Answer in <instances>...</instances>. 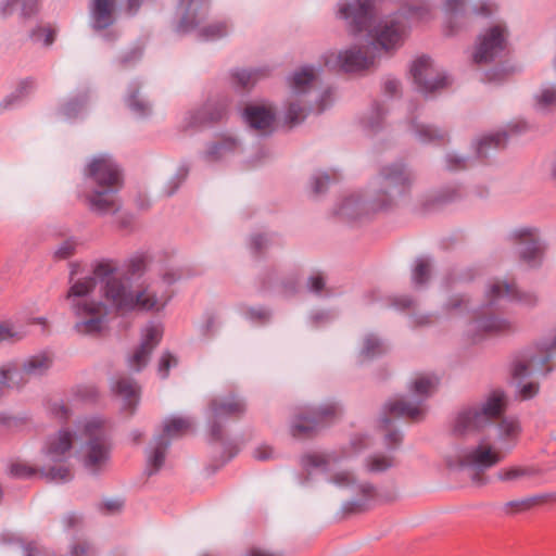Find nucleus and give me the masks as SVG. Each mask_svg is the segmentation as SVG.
<instances>
[{"mask_svg": "<svg viewBox=\"0 0 556 556\" xmlns=\"http://www.w3.org/2000/svg\"><path fill=\"white\" fill-rule=\"evenodd\" d=\"M11 473L15 477H29L34 470L25 465L15 464L11 467Z\"/></svg>", "mask_w": 556, "mask_h": 556, "instance_id": "nucleus-64", "label": "nucleus"}, {"mask_svg": "<svg viewBox=\"0 0 556 556\" xmlns=\"http://www.w3.org/2000/svg\"><path fill=\"white\" fill-rule=\"evenodd\" d=\"M96 551L88 542H79L72 546L70 556H94Z\"/></svg>", "mask_w": 556, "mask_h": 556, "instance_id": "nucleus-51", "label": "nucleus"}, {"mask_svg": "<svg viewBox=\"0 0 556 556\" xmlns=\"http://www.w3.org/2000/svg\"><path fill=\"white\" fill-rule=\"evenodd\" d=\"M307 286L312 292L319 293L325 287V280L321 275L316 274L308 278Z\"/></svg>", "mask_w": 556, "mask_h": 556, "instance_id": "nucleus-59", "label": "nucleus"}, {"mask_svg": "<svg viewBox=\"0 0 556 556\" xmlns=\"http://www.w3.org/2000/svg\"><path fill=\"white\" fill-rule=\"evenodd\" d=\"M507 140L506 132H496L483 136L477 142V154L479 157H486L491 150L504 148Z\"/></svg>", "mask_w": 556, "mask_h": 556, "instance_id": "nucleus-32", "label": "nucleus"}, {"mask_svg": "<svg viewBox=\"0 0 556 556\" xmlns=\"http://www.w3.org/2000/svg\"><path fill=\"white\" fill-rule=\"evenodd\" d=\"M386 352L383 343L375 336H368L365 338L364 346L361 355L364 358H372Z\"/></svg>", "mask_w": 556, "mask_h": 556, "instance_id": "nucleus-43", "label": "nucleus"}, {"mask_svg": "<svg viewBox=\"0 0 556 556\" xmlns=\"http://www.w3.org/2000/svg\"><path fill=\"white\" fill-rule=\"evenodd\" d=\"M89 191L85 199L91 212L100 215L115 214L121 210L117 193L123 187V175L111 156L93 157L86 168Z\"/></svg>", "mask_w": 556, "mask_h": 556, "instance_id": "nucleus-4", "label": "nucleus"}, {"mask_svg": "<svg viewBox=\"0 0 556 556\" xmlns=\"http://www.w3.org/2000/svg\"><path fill=\"white\" fill-rule=\"evenodd\" d=\"M468 301L460 295L454 296L450 299V301L444 305V309L446 312H456L462 309L463 306H466Z\"/></svg>", "mask_w": 556, "mask_h": 556, "instance_id": "nucleus-57", "label": "nucleus"}, {"mask_svg": "<svg viewBox=\"0 0 556 556\" xmlns=\"http://www.w3.org/2000/svg\"><path fill=\"white\" fill-rule=\"evenodd\" d=\"M228 26L225 22H216L200 29L199 36L205 40H215L226 36Z\"/></svg>", "mask_w": 556, "mask_h": 556, "instance_id": "nucleus-42", "label": "nucleus"}, {"mask_svg": "<svg viewBox=\"0 0 556 556\" xmlns=\"http://www.w3.org/2000/svg\"><path fill=\"white\" fill-rule=\"evenodd\" d=\"M475 328L483 333H496L507 330L509 324L505 319L489 317L477 319L475 321Z\"/></svg>", "mask_w": 556, "mask_h": 556, "instance_id": "nucleus-38", "label": "nucleus"}, {"mask_svg": "<svg viewBox=\"0 0 556 556\" xmlns=\"http://www.w3.org/2000/svg\"><path fill=\"white\" fill-rule=\"evenodd\" d=\"M226 115L225 105L207 104L201 112L193 117L192 125H205L215 123L224 118Z\"/></svg>", "mask_w": 556, "mask_h": 556, "instance_id": "nucleus-36", "label": "nucleus"}, {"mask_svg": "<svg viewBox=\"0 0 556 556\" xmlns=\"http://www.w3.org/2000/svg\"><path fill=\"white\" fill-rule=\"evenodd\" d=\"M504 410V393L493 391L483 403L459 409L452 422V431L456 435L479 431L500 417Z\"/></svg>", "mask_w": 556, "mask_h": 556, "instance_id": "nucleus-6", "label": "nucleus"}, {"mask_svg": "<svg viewBox=\"0 0 556 556\" xmlns=\"http://www.w3.org/2000/svg\"><path fill=\"white\" fill-rule=\"evenodd\" d=\"M72 444V434L68 431L61 430L48 439L45 446L46 456L52 462L62 460L65 454L71 451Z\"/></svg>", "mask_w": 556, "mask_h": 556, "instance_id": "nucleus-22", "label": "nucleus"}, {"mask_svg": "<svg viewBox=\"0 0 556 556\" xmlns=\"http://www.w3.org/2000/svg\"><path fill=\"white\" fill-rule=\"evenodd\" d=\"M23 556H54L49 555L46 551H43L33 542L23 545Z\"/></svg>", "mask_w": 556, "mask_h": 556, "instance_id": "nucleus-56", "label": "nucleus"}, {"mask_svg": "<svg viewBox=\"0 0 556 556\" xmlns=\"http://www.w3.org/2000/svg\"><path fill=\"white\" fill-rule=\"evenodd\" d=\"M273 454V448L268 445H261L254 450V457L258 460L269 459Z\"/></svg>", "mask_w": 556, "mask_h": 556, "instance_id": "nucleus-63", "label": "nucleus"}, {"mask_svg": "<svg viewBox=\"0 0 556 556\" xmlns=\"http://www.w3.org/2000/svg\"><path fill=\"white\" fill-rule=\"evenodd\" d=\"M539 354L527 353L522 359L516 361L511 374L516 379H523L541 372L545 364L549 362L553 352L556 351V337L549 343L542 342L538 345Z\"/></svg>", "mask_w": 556, "mask_h": 556, "instance_id": "nucleus-13", "label": "nucleus"}, {"mask_svg": "<svg viewBox=\"0 0 556 556\" xmlns=\"http://www.w3.org/2000/svg\"><path fill=\"white\" fill-rule=\"evenodd\" d=\"M486 300L489 305L496 304L502 299L517 300L526 304H533L535 299L531 294H520L514 285L505 281L493 282L486 291Z\"/></svg>", "mask_w": 556, "mask_h": 556, "instance_id": "nucleus-20", "label": "nucleus"}, {"mask_svg": "<svg viewBox=\"0 0 556 556\" xmlns=\"http://www.w3.org/2000/svg\"><path fill=\"white\" fill-rule=\"evenodd\" d=\"M384 441L388 448H395L402 442V434L397 430L390 431L386 434Z\"/></svg>", "mask_w": 556, "mask_h": 556, "instance_id": "nucleus-60", "label": "nucleus"}, {"mask_svg": "<svg viewBox=\"0 0 556 556\" xmlns=\"http://www.w3.org/2000/svg\"><path fill=\"white\" fill-rule=\"evenodd\" d=\"M41 472L51 482H65L72 478L70 468L64 465L43 468Z\"/></svg>", "mask_w": 556, "mask_h": 556, "instance_id": "nucleus-44", "label": "nucleus"}, {"mask_svg": "<svg viewBox=\"0 0 556 556\" xmlns=\"http://www.w3.org/2000/svg\"><path fill=\"white\" fill-rule=\"evenodd\" d=\"M505 49V29L502 26L490 28L480 37L473 62L477 64L488 63L495 59Z\"/></svg>", "mask_w": 556, "mask_h": 556, "instance_id": "nucleus-15", "label": "nucleus"}, {"mask_svg": "<svg viewBox=\"0 0 556 556\" xmlns=\"http://www.w3.org/2000/svg\"><path fill=\"white\" fill-rule=\"evenodd\" d=\"M515 238L520 245V258L531 266L536 265L544 252V245L538 235V230L521 228L515 231Z\"/></svg>", "mask_w": 556, "mask_h": 556, "instance_id": "nucleus-16", "label": "nucleus"}, {"mask_svg": "<svg viewBox=\"0 0 556 556\" xmlns=\"http://www.w3.org/2000/svg\"><path fill=\"white\" fill-rule=\"evenodd\" d=\"M128 108L138 116H146L150 113V104L140 98L139 89L131 87L127 97Z\"/></svg>", "mask_w": 556, "mask_h": 556, "instance_id": "nucleus-40", "label": "nucleus"}, {"mask_svg": "<svg viewBox=\"0 0 556 556\" xmlns=\"http://www.w3.org/2000/svg\"><path fill=\"white\" fill-rule=\"evenodd\" d=\"M414 83L422 93H432L446 88L450 77L443 73H437L430 58L421 55L410 66Z\"/></svg>", "mask_w": 556, "mask_h": 556, "instance_id": "nucleus-11", "label": "nucleus"}, {"mask_svg": "<svg viewBox=\"0 0 556 556\" xmlns=\"http://www.w3.org/2000/svg\"><path fill=\"white\" fill-rule=\"evenodd\" d=\"M446 167L451 170L464 169L466 167V159L448 154L446 156Z\"/></svg>", "mask_w": 556, "mask_h": 556, "instance_id": "nucleus-54", "label": "nucleus"}, {"mask_svg": "<svg viewBox=\"0 0 556 556\" xmlns=\"http://www.w3.org/2000/svg\"><path fill=\"white\" fill-rule=\"evenodd\" d=\"M54 30L47 27H37L30 33V37L34 40H41L43 38V43L46 46H50L54 40Z\"/></svg>", "mask_w": 556, "mask_h": 556, "instance_id": "nucleus-49", "label": "nucleus"}, {"mask_svg": "<svg viewBox=\"0 0 556 556\" xmlns=\"http://www.w3.org/2000/svg\"><path fill=\"white\" fill-rule=\"evenodd\" d=\"M405 26L392 17L380 22L375 28L369 29L370 45L365 51L351 48L340 53L325 55V65L333 71L356 73L368 70L375 63L376 53L397 49L404 40Z\"/></svg>", "mask_w": 556, "mask_h": 556, "instance_id": "nucleus-3", "label": "nucleus"}, {"mask_svg": "<svg viewBox=\"0 0 556 556\" xmlns=\"http://www.w3.org/2000/svg\"><path fill=\"white\" fill-rule=\"evenodd\" d=\"M330 482L339 488H350L355 484V478L350 471H338L331 477Z\"/></svg>", "mask_w": 556, "mask_h": 556, "instance_id": "nucleus-47", "label": "nucleus"}, {"mask_svg": "<svg viewBox=\"0 0 556 556\" xmlns=\"http://www.w3.org/2000/svg\"><path fill=\"white\" fill-rule=\"evenodd\" d=\"M365 466L367 471L379 473L393 466V459L382 454H374L366 459Z\"/></svg>", "mask_w": 556, "mask_h": 556, "instance_id": "nucleus-41", "label": "nucleus"}, {"mask_svg": "<svg viewBox=\"0 0 556 556\" xmlns=\"http://www.w3.org/2000/svg\"><path fill=\"white\" fill-rule=\"evenodd\" d=\"M315 79V72L312 66H303L294 72L290 78V86L295 94L305 93Z\"/></svg>", "mask_w": 556, "mask_h": 556, "instance_id": "nucleus-31", "label": "nucleus"}, {"mask_svg": "<svg viewBox=\"0 0 556 556\" xmlns=\"http://www.w3.org/2000/svg\"><path fill=\"white\" fill-rule=\"evenodd\" d=\"M465 7V0H446L444 8L447 14L451 17L455 16L458 12H460Z\"/></svg>", "mask_w": 556, "mask_h": 556, "instance_id": "nucleus-58", "label": "nucleus"}, {"mask_svg": "<svg viewBox=\"0 0 556 556\" xmlns=\"http://www.w3.org/2000/svg\"><path fill=\"white\" fill-rule=\"evenodd\" d=\"M520 425L514 418H505L497 426V441L502 447L510 448L520 434Z\"/></svg>", "mask_w": 556, "mask_h": 556, "instance_id": "nucleus-26", "label": "nucleus"}, {"mask_svg": "<svg viewBox=\"0 0 556 556\" xmlns=\"http://www.w3.org/2000/svg\"><path fill=\"white\" fill-rule=\"evenodd\" d=\"M50 412L52 415L60 419L68 418V409L62 401H55L50 405Z\"/></svg>", "mask_w": 556, "mask_h": 556, "instance_id": "nucleus-55", "label": "nucleus"}, {"mask_svg": "<svg viewBox=\"0 0 556 556\" xmlns=\"http://www.w3.org/2000/svg\"><path fill=\"white\" fill-rule=\"evenodd\" d=\"M458 460L462 468L470 471V479L475 484L484 485L488 483L484 471L497 465L502 460V456L491 446L479 444L464 451Z\"/></svg>", "mask_w": 556, "mask_h": 556, "instance_id": "nucleus-9", "label": "nucleus"}, {"mask_svg": "<svg viewBox=\"0 0 556 556\" xmlns=\"http://www.w3.org/2000/svg\"><path fill=\"white\" fill-rule=\"evenodd\" d=\"M34 87L35 83L31 79H24L20 83L14 92L22 99L23 97L28 94L34 89Z\"/></svg>", "mask_w": 556, "mask_h": 556, "instance_id": "nucleus-61", "label": "nucleus"}, {"mask_svg": "<svg viewBox=\"0 0 556 556\" xmlns=\"http://www.w3.org/2000/svg\"><path fill=\"white\" fill-rule=\"evenodd\" d=\"M163 336L161 325L150 324L142 332V341L128 359L129 367L135 371H140L149 362V357L154 348L160 343Z\"/></svg>", "mask_w": 556, "mask_h": 556, "instance_id": "nucleus-14", "label": "nucleus"}, {"mask_svg": "<svg viewBox=\"0 0 556 556\" xmlns=\"http://www.w3.org/2000/svg\"><path fill=\"white\" fill-rule=\"evenodd\" d=\"M178 10L181 13L178 29L189 31L205 21L208 12V0H179Z\"/></svg>", "mask_w": 556, "mask_h": 556, "instance_id": "nucleus-17", "label": "nucleus"}, {"mask_svg": "<svg viewBox=\"0 0 556 556\" xmlns=\"http://www.w3.org/2000/svg\"><path fill=\"white\" fill-rule=\"evenodd\" d=\"M52 357L48 353H39L28 357L22 368V377H37L46 374L52 365Z\"/></svg>", "mask_w": 556, "mask_h": 556, "instance_id": "nucleus-25", "label": "nucleus"}, {"mask_svg": "<svg viewBox=\"0 0 556 556\" xmlns=\"http://www.w3.org/2000/svg\"><path fill=\"white\" fill-rule=\"evenodd\" d=\"M22 3L21 15L24 18L30 17L39 11V0H7L0 5V13L7 16L13 13L15 4Z\"/></svg>", "mask_w": 556, "mask_h": 556, "instance_id": "nucleus-35", "label": "nucleus"}, {"mask_svg": "<svg viewBox=\"0 0 556 556\" xmlns=\"http://www.w3.org/2000/svg\"><path fill=\"white\" fill-rule=\"evenodd\" d=\"M235 78L238 80V84L247 88L249 86L254 85L261 77L265 76L264 71L262 70H252V71H237L233 74Z\"/></svg>", "mask_w": 556, "mask_h": 556, "instance_id": "nucleus-45", "label": "nucleus"}, {"mask_svg": "<svg viewBox=\"0 0 556 556\" xmlns=\"http://www.w3.org/2000/svg\"><path fill=\"white\" fill-rule=\"evenodd\" d=\"M431 265L426 258H418L412 271V281L416 288L422 287L430 278Z\"/></svg>", "mask_w": 556, "mask_h": 556, "instance_id": "nucleus-39", "label": "nucleus"}, {"mask_svg": "<svg viewBox=\"0 0 556 556\" xmlns=\"http://www.w3.org/2000/svg\"><path fill=\"white\" fill-rule=\"evenodd\" d=\"M536 100L541 108L556 104V90L554 88L543 89L541 94L536 97Z\"/></svg>", "mask_w": 556, "mask_h": 556, "instance_id": "nucleus-52", "label": "nucleus"}, {"mask_svg": "<svg viewBox=\"0 0 556 556\" xmlns=\"http://www.w3.org/2000/svg\"><path fill=\"white\" fill-rule=\"evenodd\" d=\"M413 177L402 163L383 166L371 182L368 201L351 195L341 203L337 214L345 219H357L364 214L386 211L397 204L410 189Z\"/></svg>", "mask_w": 556, "mask_h": 556, "instance_id": "nucleus-2", "label": "nucleus"}, {"mask_svg": "<svg viewBox=\"0 0 556 556\" xmlns=\"http://www.w3.org/2000/svg\"><path fill=\"white\" fill-rule=\"evenodd\" d=\"M539 391V384L538 383H527L521 387L520 389V395L523 400H528L533 397Z\"/></svg>", "mask_w": 556, "mask_h": 556, "instance_id": "nucleus-62", "label": "nucleus"}, {"mask_svg": "<svg viewBox=\"0 0 556 556\" xmlns=\"http://www.w3.org/2000/svg\"><path fill=\"white\" fill-rule=\"evenodd\" d=\"M76 242L73 239L63 241L54 251L55 257L66 260L71 257L76 250Z\"/></svg>", "mask_w": 556, "mask_h": 556, "instance_id": "nucleus-48", "label": "nucleus"}, {"mask_svg": "<svg viewBox=\"0 0 556 556\" xmlns=\"http://www.w3.org/2000/svg\"><path fill=\"white\" fill-rule=\"evenodd\" d=\"M176 364L177 359L170 353H164L159 364V372L162 375V378H166L170 366H175Z\"/></svg>", "mask_w": 556, "mask_h": 556, "instance_id": "nucleus-53", "label": "nucleus"}, {"mask_svg": "<svg viewBox=\"0 0 556 556\" xmlns=\"http://www.w3.org/2000/svg\"><path fill=\"white\" fill-rule=\"evenodd\" d=\"M341 457L336 453L307 454L302 457L301 464L307 471L312 469L330 470L340 462Z\"/></svg>", "mask_w": 556, "mask_h": 556, "instance_id": "nucleus-27", "label": "nucleus"}, {"mask_svg": "<svg viewBox=\"0 0 556 556\" xmlns=\"http://www.w3.org/2000/svg\"><path fill=\"white\" fill-rule=\"evenodd\" d=\"M117 271L113 261L103 260L93 265L92 275L75 281L66 293L71 301V307L78 319L75 330L80 334H98L105 327V318L109 314L108 306L102 302H94L85 299L97 287V281H103L101 292L105 301L117 313H129L132 311L159 312L163 309L172 298L168 287L180 279L175 270L166 271L160 282H152L141 290L132 291L129 283L112 275Z\"/></svg>", "mask_w": 556, "mask_h": 556, "instance_id": "nucleus-1", "label": "nucleus"}, {"mask_svg": "<svg viewBox=\"0 0 556 556\" xmlns=\"http://www.w3.org/2000/svg\"><path fill=\"white\" fill-rule=\"evenodd\" d=\"M239 148L240 144L236 138L231 136H223L208 147L206 157L210 161L226 159L239 151Z\"/></svg>", "mask_w": 556, "mask_h": 556, "instance_id": "nucleus-24", "label": "nucleus"}, {"mask_svg": "<svg viewBox=\"0 0 556 556\" xmlns=\"http://www.w3.org/2000/svg\"><path fill=\"white\" fill-rule=\"evenodd\" d=\"M106 422L100 417L86 418L81 422V462L87 471L99 473L110 462L111 444Z\"/></svg>", "mask_w": 556, "mask_h": 556, "instance_id": "nucleus-5", "label": "nucleus"}, {"mask_svg": "<svg viewBox=\"0 0 556 556\" xmlns=\"http://www.w3.org/2000/svg\"><path fill=\"white\" fill-rule=\"evenodd\" d=\"M535 472L536 471L531 467L513 466L500 469L496 477L498 480L504 482H514L532 477Z\"/></svg>", "mask_w": 556, "mask_h": 556, "instance_id": "nucleus-37", "label": "nucleus"}, {"mask_svg": "<svg viewBox=\"0 0 556 556\" xmlns=\"http://www.w3.org/2000/svg\"><path fill=\"white\" fill-rule=\"evenodd\" d=\"M169 447V441L162 435H156L147 456L148 475L159 471L164 465L165 455Z\"/></svg>", "mask_w": 556, "mask_h": 556, "instance_id": "nucleus-23", "label": "nucleus"}, {"mask_svg": "<svg viewBox=\"0 0 556 556\" xmlns=\"http://www.w3.org/2000/svg\"><path fill=\"white\" fill-rule=\"evenodd\" d=\"M374 0H355L339 3V16L349 23L350 31L357 35L371 26Z\"/></svg>", "mask_w": 556, "mask_h": 556, "instance_id": "nucleus-12", "label": "nucleus"}, {"mask_svg": "<svg viewBox=\"0 0 556 556\" xmlns=\"http://www.w3.org/2000/svg\"><path fill=\"white\" fill-rule=\"evenodd\" d=\"M439 380L435 376L420 375L412 386V391L415 395L419 396L418 401L395 400L390 401L384 405L383 416L380 421L384 428H388L390 418L387 414L395 417L407 418L413 421L421 420L425 416L426 409L422 406V401L427 399L435 389Z\"/></svg>", "mask_w": 556, "mask_h": 556, "instance_id": "nucleus-7", "label": "nucleus"}, {"mask_svg": "<svg viewBox=\"0 0 556 556\" xmlns=\"http://www.w3.org/2000/svg\"><path fill=\"white\" fill-rule=\"evenodd\" d=\"M357 490L361 494L359 498H353L344 504V509L350 513L362 511L367 507L368 502L378 497L376 489L368 483L357 485Z\"/></svg>", "mask_w": 556, "mask_h": 556, "instance_id": "nucleus-30", "label": "nucleus"}, {"mask_svg": "<svg viewBox=\"0 0 556 556\" xmlns=\"http://www.w3.org/2000/svg\"><path fill=\"white\" fill-rule=\"evenodd\" d=\"M331 178L327 173H320L313 177V191L315 194L323 193L328 185L330 184Z\"/></svg>", "mask_w": 556, "mask_h": 556, "instance_id": "nucleus-50", "label": "nucleus"}, {"mask_svg": "<svg viewBox=\"0 0 556 556\" xmlns=\"http://www.w3.org/2000/svg\"><path fill=\"white\" fill-rule=\"evenodd\" d=\"M117 0H91L90 23L93 29L103 30L115 23Z\"/></svg>", "mask_w": 556, "mask_h": 556, "instance_id": "nucleus-19", "label": "nucleus"}, {"mask_svg": "<svg viewBox=\"0 0 556 556\" xmlns=\"http://www.w3.org/2000/svg\"><path fill=\"white\" fill-rule=\"evenodd\" d=\"M27 379L22 377L20 367L8 362L0 366V387L5 389L21 388L26 383Z\"/></svg>", "mask_w": 556, "mask_h": 556, "instance_id": "nucleus-29", "label": "nucleus"}, {"mask_svg": "<svg viewBox=\"0 0 556 556\" xmlns=\"http://www.w3.org/2000/svg\"><path fill=\"white\" fill-rule=\"evenodd\" d=\"M305 118V111L296 103H290L287 113L286 121L291 125H296Z\"/></svg>", "mask_w": 556, "mask_h": 556, "instance_id": "nucleus-46", "label": "nucleus"}, {"mask_svg": "<svg viewBox=\"0 0 556 556\" xmlns=\"http://www.w3.org/2000/svg\"><path fill=\"white\" fill-rule=\"evenodd\" d=\"M548 497H549L548 495L542 494V495L526 497L522 500L509 501L504 504L503 511L506 515H514V514L527 511L530 508H532L533 506L546 502Z\"/></svg>", "mask_w": 556, "mask_h": 556, "instance_id": "nucleus-34", "label": "nucleus"}, {"mask_svg": "<svg viewBox=\"0 0 556 556\" xmlns=\"http://www.w3.org/2000/svg\"><path fill=\"white\" fill-rule=\"evenodd\" d=\"M245 410V402L235 394L212 400L208 415V432L212 440L220 441L226 421L230 418H240Z\"/></svg>", "mask_w": 556, "mask_h": 556, "instance_id": "nucleus-8", "label": "nucleus"}, {"mask_svg": "<svg viewBox=\"0 0 556 556\" xmlns=\"http://www.w3.org/2000/svg\"><path fill=\"white\" fill-rule=\"evenodd\" d=\"M245 123L256 130L267 134L271 130L275 114L268 108L261 105H251L243 113Z\"/></svg>", "mask_w": 556, "mask_h": 556, "instance_id": "nucleus-21", "label": "nucleus"}, {"mask_svg": "<svg viewBox=\"0 0 556 556\" xmlns=\"http://www.w3.org/2000/svg\"><path fill=\"white\" fill-rule=\"evenodd\" d=\"M339 414L340 408L336 403H327L317 409L299 414L291 424V434L296 439L308 438Z\"/></svg>", "mask_w": 556, "mask_h": 556, "instance_id": "nucleus-10", "label": "nucleus"}, {"mask_svg": "<svg viewBox=\"0 0 556 556\" xmlns=\"http://www.w3.org/2000/svg\"><path fill=\"white\" fill-rule=\"evenodd\" d=\"M415 135L418 138L420 142L424 143H442L447 138V132L444 130H440L431 125H425V124H418L413 123L412 124Z\"/></svg>", "mask_w": 556, "mask_h": 556, "instance_id": "nucleus-33", "label": "nucleus"}, {"mask_svg": "<svg viewBox=\"0 0 556 556\" xmlns=\"http://www.w3.org/2000/svg\"><path fill=\"white\" fill-rule=\"evenodd\" d=\"M112 393L122 400L123 409H128L134 414L140 401V388L136 381L129 377H118L111 381Z\"/></svg>", "mask_w": 556, "mask_h": 556, "instance_id": "nucleus-18", "label": "nucleus"}, {"mask_svg": "<svg viewBox=\"0 0 556 556\" xmlns=\"http://www.w3.org/2000/svg\"><path fill=\"white\" fill-rule=\"evenodd\" d=\"M192 428V421L186 417H170L163 424V433L161 434L170 442L188 433Z\"/></svg>", "mask_w": 556, "mask_h": 556, "instance_id": "nucleus-28", "label": "nucleus"}]
</instances>
